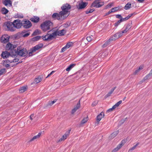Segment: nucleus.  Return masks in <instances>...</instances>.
<instances>
[{
	"label": "nucleus",
	"mask_w": 152,
	"mask_h": 152,
	"mask_svg": "<svg viewBox=\"0 0 152 152\" xmlns=\"http://www.w3.org/2000/svg\"><path fill=\"white\" fill-rule=\"evenodd\" d=\"M13 24L15 30L16 28H20L22 26V22H21V20L19 19L15 20L13 22Z\"/></svg>",
	"instance_id": "nucleus-6"
},
{
	"label": "nucleus",
	"mask_w": 152,
	"mask_h": 152,
	"mask_svg": "<svg viewBox=\"0 0 152 152\" xmlns=\"http://www.w3.org/2000/svg\"><path fill=\"white\" fill-rule=\"evenodd\" d=\"M71 6L68 4H63L61 7V8L62 11H61L64 15L66 18L69 15V10L71 9Z\"/></svg>",
	"instance_id": "nucleus-3"
},
{
	"label": "nucleus",
	"mask_w": 152,
	"mask_h": 152,
	"mask_svg": "<svg viewBox=\"0 0 152 152\" xmlns=\"http://www.w3.org/2000/svg\"><path fill=\"white\" fill-rule=\"evenodd\" d=\"M28 53V51L26 49H21L20 47H18L16 50H13L11 52L12 56L14 57L18 55L21 57H25L27 56Z\"/></svg>",
	"instance_id": "nucleus-1"
},
{
	"label": "nucleus",
	"mask_w": 152,
	"mask_h": 152,
	"mask_svg": "<svg viewBox=\"0 0 152 152\" xmlns=\"http://www.w3.org/2000/svg\"><path fill=\"white\" fill-rule=\"evenodd\" d=\"M121 22V20H119L117 22L115 23L114 25L115 27H117Z\"/></svg>",
	"instance_id": "nucleus-47"
},
{
	"label": "nucleus",
	"mask_w": 152,
	"mask_h": 152,
	"mask_svg": "<svg viewBox=\"0 0 152 152\" xmlns=\"http://www.w3.org/2000/svg\"><path fill=\"white\" fill-rule=\"evenodd\" d=\"M122 102V101L121 100H120L116 103L115 104V105H114L115 108H116L117 107H118L120 104Z\"/></svg>",
	"instance_id": "nucleus-41"
},
{
	"label": "nucleus",
	"mask_w": 152,
	"mask_h": 152,
	"mask_svg": "<svg viewBox=\"0 0 152 152\" xmlns=\"http://www.w3.org/2000/svg\"><path fill=\"white\" fill-rule=\"evenodd\" d=\"M34 118V114H31L30 116V118L31 121H32L33 120Z\"/></svg>",
	"instance_id": "nucleus-58"
},
{
	"label": "nucleus",
	"mask_w": 152,
	"mask_h": 152,
	"mask_svg": "<svg viewBox=\"0 0 152 152\" xmlns=\"http://www.w3.org/2000/svg\"><path fill=\"white\" fill-rule=\"evenodd\" d=\"M111 95L109 93H108L107 94H106L105 96V98H107Z\"/></svg>",
	"instance_id": "nucleus-63"
},
{
	"label": "nucleus",
	"mask_w": 152,
	"mask_h": 152,
	"mask_svg": "<svg viewBox=\"0 0 152 152\" xmlns=\"http://www.w3.org/2000/svg\"><path fill=\"white\" fill-rule=\"evenodd\" d=\"M42 39L45 41L48 40V34H47L45 36H42Z\"/></svg>",
	"instance_id": "nucleus-44"
},
{
	"label": "nucleus",
	"mask_w": 152,
	"mask_h": 152,
	"mask_svg": "<svg viewBox=\"0 0 152 152\" xmlns=\"http://www.w3.org/2000/svg\"><path fill=\"white\" fill-rule=\"evenodd\" d=\"M140 70L138 69L136 70L135 72H134L133 74L134 75H136L139 72H140Z\"/></svg>",
	"instance_id": "nucleus-59"
},
{
	"label": "nucleus",
	"mask_w": 152,
	"mask_h": 152,
	"mask_svg": "<svg viewBox=\"0 0 152 152\" xmlns=\"http://www.w3.org/2000/svg\"><path fill=\"white\" fill-rule=\"evenodd\" d=\"M10 36L8 35H3L1 39V42L3 43H6L9 41Z\"/></svg>",
	"instance_id": "nucleus-11"
},
{
	"label": "nucleus",
	"mask_w": 152,
	"mask_h": 152,
	"mask_svg": "<svg viewBox=\"0 0 152 152\" xmlns=\"http://www.w3.org/2000/svg\"><path fill=\"white\" fill-rule=\"evenodd\" d=\"M94 9H88L85 11V12L86 14H88L89 13L92 12L94 11Z\"/></svg>",
	"instance_id": "nucleus-36"
},
{
	"label": "nucleus",
	"mask_w": 152,
	"mask_h": 152,
	"mask_svg": "<svg viewBox=\"0 0 152 152\" xmlns=\"http://www.w3.org/2000/svg\"><path fill=\"white\" fill-rule=\"evenodd\" d=\"M134 14V13L129 14L126 17V18H127V20H128L129 18H130L131 17H132L133 15Z\"/></svg>",
	"instance_id": "nucleus-53"
},
{
	"label": "nucleus",
	"mask_w": 152,
	"mask_h": 152,
	"mask_svg": "<svg viewBox=\"0 0 152 152\" xmlns=\"http://www.w3.org/2000/svg\"><path fill=\"white\" fill-rule=\"evenodd\" d=\"M118 133V131H116L113 132V133L111 134L110 136V137L111 139H113L115 137Z\"/></svg>",
	"instance_id": "nucleus-26"
},
{
	"label": "nucleus",
	"mask_w": 152,
	"mask_h": 152,
	"mask_svg": "<svg viewBox=\"0 0 152 152\" xmlns=\"http://www.w3.org/2000/svg\"><path fill=\"white\" fill-rule=\"evenodd\" d=\"M88 120V117H86L84 118L81 122V124H83L86 123Z\"/></svg>",
	"instance_id": "nucleus-33"
},
{
	"label": "nucleus",
	"mask_w": 152,
	"mask_h": 152,
	"mask_svg": "<svg viewBox=\"0 0 152 152\" xmlns=\"http://www.w3.org/2000/svg\"><path fill=\"white\" fill-rule=\"evenodd\" d=\"M6 72L5 69H3L0 70V75H1L3 73Z\"/></svg>",
	"instance_id": "nucleus-50"
},
{
	"label": "nucleus",
	"mask_w": 152,
	"mask_h": 152,
	"mask_svg": "<svg viewBox=\"0 0 152 152\" xmlns=\"http://www.w3.org/2000/svg\"><path fill=\"white\" fill-rule=\"evenodd\" d=\"M16 48V45L12 44L10 42H9L6 45V48L7 50H11L12 52L13 50H16L15 48Z\"/></svg>",
	"instance_id": "nucleus-12"
},
{
	"label": "nucleus",
	"mask_w": 152,
	"mask_h": 152,
	"mask_svg": "<svg viewBox=\"0 0 152 152\" xmlns=\"http://www.w3.org/2000/svg\"><path fill=\"white\" fill-rule=\"evenodd\" d=\"M67 49L66 46H64V47L62 48L61 50V53H63Z\"/></svg>",
	"instance_id": "nucleus-51"
},
{
	"label": "nucleus",
	"mask_w": 152,
	"mask_h": 152,
	"mask_svg": "<svg viewBox=\"0 0 152 152\" xmlns=\"http://www.w3.org/2000/svg\"><path fill=\"white\" fill-rule=\"evenodd\" d=\"M30 34V32H26L25 33L24 31H23L22 35L23 37H26L29 36Z\"/></svg>",
	"instance_id": "nucleus-35"
},
{
	"label": "nucleus",
	"mask_w": 152,
	"mask_h": 152,
	"mask_svg": "<svg viewBox=\"0 0 152 152\" xmlns=\"http://www.w3.org/2000/svg\"><path fill=\"white\" fill-rule=\"evenodd\" d=\"M131 4L130 3H128L125 6L124 9L126 10L129 9L131 8Z\"/></svg>",
	"instance_id": "nucleus-29"
},
{
	"label": "nucleus",
	"mask_w": 152,
	"mask_h": 152,
	"mask_svg": "<svg viewBox=\"0 0 152 152\" xmlns=\"http://www.w3.org/2000/svg\"><path fill=\"white\" fill-rule=\"evenodd\" d=\"M70 131V130H69L68 131L66 132L63 136L58 140L57 142H60L62 141H64L66 139L67 137L69 136V134Z\"/></svg>",
	"instance_id": "nucleus-13"
},
{
	"label": "nucleus",
	"mask_w": 152,
	"mask_h": 152,
	"mask_svg": "<svg viewBox=\"0 0 152 152\" xmlns=\"http://www.w3.org/2000/svg\"><path fill=\"white\" fill-rule=\"evenodd\" d=\"M43 44H39L32 48L33 49V51H34L35 52H36L37 50H40L43 47Z\"/></svg>",
	"instance_id": "nucleus-14"
},
{
	"label": "nucleus",
	"mask_w": 152,
	"mask_h": 152,
	"mask_svg": "<svg viewBox=\"0 0 152 152\" xmlns=\"http://www.w3.org/2000/svg\"><path fill=\"white\" fill-rule=\"evenodd\" d=\"M3 3L6 6H9V7H11L12 6V3L10 0H4L3 1Z\"/></svg>",
	"instance_id": "nucleus-19"
},
{
	"label": "nucleus",
	"mask_w": 152,
	"mask_h": 152,
	"mask_svg": "<svg viewBox=\"0 0 152 152\" xmlns=\"http://www.w3.org/2000/svg\"><path fill=\"white\" fill-rule=\"evenodd\" d=\"M39 18L37 17L34 16V17L31 18L30 20L31 21L34 23H37L39 21Z\"/></svg>",
	"instance_id": "nucleus-24"
},
{
	"label": "nucleus",
	"mask_w": 152,
	"mask_h": 152,
	"mask_svg": "<svg viewBox=\"0 0 152 152\" xmlns=\"http://www.w3.org/2000/svg\"><path fill=\"white\" fill-rule=\"evenodd\" d=\"M40 31L38 29H36L33 32L32 34V35L35 36L37 34H39Z\"/></svg>",
	"instance_id": "nucleus-37"
},
{
	"label": "nucleus",
	"mask_w": 152,
	"mask_h": 152,
	"mask_svg": "<svg viewBox=\"0 0 152 152\" xmlns=\"http://www.w3.org/2000/svg\"><path fill=\"white\" fill-rule=\"evenodd\" d=\"M57 100L56 99H54L53 101H50L49 102V104L50 105H52L55 102H56V101Z\"/></svg>",
	"instance_id": "nucleus-48"
},
{
	"label": "nucleus",
	"mask_w": 152,
	"mask_h": 152,
	"mask_svg": "<svg viewBox=\"0 0 152 152\" xmlns=\"http://www.w3.org/2000/svg\"><path fill=\"white\" fill-rule=\"evenodd\" d=\"M116 18L118 19H121L122 18L121 15L119 14L116 15Z\"/></svg>",
	"instance_id": "nucleus-56"
},
{
	"label": "nucleus",
	"mask_w": 152,
	"mask_h": 152,
	"mask_svg": "<svg viewBox=\"0 0 152 152\" xmlns=\"http://www.w3.org/2000/svg\"><path fill=\"white\" fill-rule=\"evenodd\" d=\"M112 6V3H110V4H108L107 5V6L108 7H110Z\"/></svg>",
	"instance_id": "nucleus-64"
},
{
	"label": "nucleus",
	"mask_w": 152,
	"mask_h": 152,
	"mask_svg": "<svg viewBox=\"0 0 152 152\" xmlns=\"http://www.w3.org/2000/svg\"><path fill=\"white\" fill-rule=\"evenodd\" d=\"M19 60V59L18 58H15L13 59L12 60H11L10 61H12V62H16L18 61Z\"/></svg>",
	"instance_id": "nucleus-54"
},
{
	"label": "nucleus",
	"mask_w": 152,
	"mask_h": 152,
	"mask_svg": "<svg viewBox=\"0 0 152 152\" xmlns=\"http://www.w3.org/2000/svg\"><path fill=\"white\" fill-rule=\"evenodd\" d=\"M55 71H52L50 74H49L46 77V78L50 77V75H52L54 72Z\"/></svg>",
	"instance_id": "nucleus-57"
},
{
	"label": "nucleus",
	"mask_w": 152,
	"mask_h": 152,
	"mask_svg": "<svg viewBox=\"0 0 152 152\" xmlns=\"http://www.w3.org/2000/svg\"><path fill=\"white\" fill-rule=\"evenodd\" d=\"M80 101H79L77 104L76 106L72 110V114H74L76 111V110L80 107Z\"/></svg>",
	"instance_id": "nucleus-17"
},
{
	"label": "nucleus",
	"mask_w": 152,
	"mask_h": 152,
	"mask_svg": "<svg viewBox=\"0 0 152 152\" xmlns=\"http://www.w3.org/2000/svg\"><path fill=\"white\" fill-rule=\"evenodd\" d=\"M94 37L93 36L91 35L90 36H88L86 38V39L88 42H90L94 39Z\"/></svg>",
	"instance_id": "nucleus-32"
},
{
	"label": "nucleus",
	"mask_w": 152,
	"mask_h": 152,
	"mask_svg": "<svg viewBox=\"0 0 152 152\" xmlns=\"http://www.w3.org/2000/svg\"><path fill=\"white\" fill-rule=\"evenodd\" d=\"M8 12V11L5 7H3L2 9V14H6Z\"/></svg>",
	"instance_id": "nucleus-34"
},
{
	"label": "nucleus",
	"mask_w": 152,
	"mask_h": 152,
	"mask_svg": "<svg viewBox=\"0 0 152 152\" xmlns=\"http://www.w3.org/2000/svg\"><path fill=\"white\" fill-rule=\"evenodd\" d=\"M41 38L40 36H37L33 37L32 39V40L33 41H37L39 40Z\"/></svg>",
	"instance_id": "nucleus-38"
},
{
	"label": "nucleus",
	"mask_w": 152,
	"mask_h": 152,
	"mask_svg": "<svg viewBox=\"0 0 152 152\" xmlns=\"http://www.w3.org/2000/svg\"><path fill=\"white\" fill-rule=\"evenodd\" d=\"M104 113L103 112L101 113H100L96 117V120L97 122H99L101 120L102 118L104 117Z\"/></svg>",
	"instance_id": "nucleus-20"
},
{
	"label": "nucleus",
	"mask_w": 152,
	"mask_h": 152,
	"mask_svg": "<svg viewBox=\"0 0 152 152\" xmlns=\"http://www.w3.org/2000/svg\"><path fill=\"white\" fill-rule=\"evenodd\" d=\"M110 41H109V39L105 43L102 45V47L103 48H104L107 47L110 44Z\"/></svg>",
	"instance_id": "nucleus-39"
},
{
	"label": "nucleus",
	"mask_w": 152,
	"mask_h": 152,
	"mask_svg": "<svg viewBox=\"0 0 152 152\" xmlns=\"http://www.w3.org/2000/svg\"><path fill=\"white\" fill-rule=\"evenodd\" d=\"M120 20H121V22L126 20H127V18L126 17L124 18H122L121 19H120Z\"/></svg>",
	"instance_id": "nucleus-61"
},
{
	"label": "nucleus",
	"mask_w": 152,
	"mask_h": 152,
	"mask_svg": "<svg viewBox=\"0 0 152 152\" xmlns=\"http://www.w3.org/2000/svg\"><path fill=\"white\" fill-rule=\"evenodd\" d=\"M122 34L120 31H119L115 34L114 36L115 37V39H118L119 37L122 36Z\"/></svg>",
	"instance_id": "nucleus-27"
},
{
	"label": "nucleus",
	"mask_w": 152,
	"mask_h": 152,
	"mask_svg": "<svg viewBox=\"0 0 152 152\" xmlns=\"http://www.w3.org/2000/svg\"><path fill=\"white\" fill-rule=\"evenodd\" d=\"M55 32L56 33V35L63 36L64 35L66 31L64 29H62L61 30L56 31Z\"/></svg>",
	"instance_id": "nucleus-18"
},
{
	"label": "nucleus",
	"mask_w": 152,
	"mask_h": 152,
	"mask_svg": "<svg viewBox=\"0 0 152 152\" xmlns=\"http://www.w3.org/2000/svg\"><path fill=\"white\" fill-rule=\"evenodd\" d=\"M116 39H115V37L114 36V35H113L112 36H111L110 37V38L109 39V41L110 42L111 41H115Z\"/></svg>",
	"instance_id": "nucleus-45"
},
{
	"label": "nucleus",
	"mask_w": 152,
	"mask_h": 152,
	"mask_svg": "<svg viewBox=\"0 0 152 152\" xmlns=\"http://www.w3.org/2000/svg\"><path fill=\"white\" fill-rule=\"evenodd\" d=\"M104 4V3L103 2H100L98 1H95L92 3L91 6L96 7H101Z\"/></svg>",
	"instance_id": "nucleus-9"
},
{
	"label": "nucleus",
	"mask_w": 152,
	"mask_h": 152,
	"mask_svg": "<svg viewBox=\"0 0 152 152\" xmlns=\"http://www.w3.org/2000/svg\"><path fill=\"white\" fill-rule=\"evenodd\" d=\"M88 4V2H83L82 1L79 3L77 7L79 10L83 9L87 6Z\"/></svg>",
	"instance_id": "nucleus-10"
},
{
	"label": "nucleus",
	"mask_w": 152,
	"mask_h": 152,
	"mask_svg": "<svg viewBox=\"0 0 152 152\" xmlns=\"http://www.w3.org/2000/svg\"><path fill=\"white\" fill-rule=\"evenodd\" d=\"M131 24L129 23L126 26L125 29L122 31H120V32L122 34H123L126 33L131 28Z\"/></svg>",
	"instance_id": "nucleus-15"
},
{
	"label": "nucleus",
	"mask_w": 152,
	"mask_h": 152,
	"mask_svg": "<svg viewBox=\"0 0 152 152\" xmlns=\"http://www.w3.org/2000/svg\"><path fill=\"white\" fill-rule=\"evenodd\" d=\"M31 22L28 20L22 21V26H23L25 28H28L31 26Z\"/></svg>",
	"instance_id": "nucleus-7"
},
{
	"label": "nucleus",
	"mask_w": 152,
	"mask_h": 152,
	"mask_svg": "<svg viewBox=\"0 0 152 152\" xmlns=\"http://www.w3.org/2000/svg\"><path fill=\"white\" fill-rule=\"evenodd\" d=\"M42 133L41 132H40L37 135L33 137L30 140L29 142H31L36 139L39 138L41 135Z\"/></svg>",
	"instance_id": "nucleus-21"
},
{
	"label": "nucleus",
	"mask_w": 152,
	"mask_h": 152,
	"mask_svg": "<svg viewBox=\"0 0 152 152\" xmlns=\"http://www.w3.org/2000/svg\"><path fill=\"white\" fill-rule=\"evenodd\" d=\"M56 36V33L55 32L52 33V34L49 35L48 34V39L51 40L54 37Z\"/></svg>",
	"instance_id": "nucleus-25"
},
{
	"label": "nucleus",
	"mask_w": 152,
	"mask_h": 152,
	"mask_svg": "<svg viewBox=\"0 0 152 152\" xmlns=\"http://www.w3.org/2000/svg\"><path fill=\"white\" fill-rule=\"evenodd\" d=\"M98 103V101H96L94 102L92 104V106L93 107H94L95 106H96Z\"/></svg>",
	"instance_id": "nucleus-52"
},
{
	"label": "nucleus",
	"mask_w": 152,
	"mask_h": 152,
	"mask_svg": "<svg viewBox=\"0 0 152 152\" xmlns=\"http://www.w3.org/2000/svg\"><path fill=\"white\" fill-rule=\"evenodd\" d=\"M75 64H72L70 65H69L68 67L66 69V70L67 71H70L71 69L73 68L75 66Z\"/></svg>",
	"instance_id": "nucleus-28"
},
{
	"label": "nucleus",
	"mask_w": 152,
	"mask_h": 152,
	"mask_svg": "<svg viewBox=\"0 0 152 152\" xmlns=\"http://www.w3.org/2000/svg\"><path fill=\"white\" fill-rule=\"evenodd\" d=\"M42 80V78L41 77H38L37 78H35L34 81V83H37L41 82Z\"/></svg>",
	"instance_id": "nucleus-30"
},
{
	"label": "nucleus",
	"mask_w": 152,
	"mask_h": 152,
	"mask_svg": "<svg viewBox=\"0 0 152 152\" xmlns=\"http://www.w3.org/2000/svg\"><path fill=\"white\" fill-rule=\"evenodd\" d=\"M12 63V61H10L9 60L7 59V60L4 61V62L3 63V65L6 67L8 68L10 67V64H7V63Z\"/></svg>",
	"instance_id": "nucleus-22"
},
{
	"label": "nucleus",
	"mask_w": 152,
	"mask_h": 152,
	"mask_svg": "<svg viewBox=\"0 0 152 152\" xmlns=\"http://www.w3.org/2000/svg\"><path fill=\"white\" fill-rule=\"evenodd\" d=\"M73 43L72 42H69L68 43L65 45L66 48L68 49L70 47L72 46Z\"/></svg>",
	"instance_id": "nucleus-42"
},
{
	"label": "nucleus",
	"mask_w": 152,
	"mask_h": 152,
	"mask_svg": "<svg viewBox=\"0 0 152 152\" xmlns=\"http://www.w3.org/2000/svg\"><path fill=\"white\" fill-rule=\"evenodd\" d=\"M115 107L114 106H113L111 108H110L108 110H107V112L108 113L110 112H111L112 110L115 109Z\"/></svg>",
	"instance_id": "nucleus-49"
},
{
	"label": "nucleus",
	"mask_w": 152,
	"mask_h": 152,
	"mask_svg": "<svg viewBox=\"0 0 152 152\" xmlns=\"http://www.w3.org/2000/svg\"><path fill=\"white\" fill-rule=\"evenodd\" d=\"M116 87H115L114 88H112L111 90V91H110L109 92V93L110 94V95H111V94L113 93V92L114 90L116 89Z\"/></svg>",
	"instance_id": "nucleus-55"
},
{
	"label": "nucleus",
	"mask_w": 152,
	"mask_h": 152,
	"mask_svg": "<svg viewBox=\"0 0 152 152\" xmlns=\"http://www.w3.org/2000/svg\"><path fill=\"white\" fill-rule=\"evenodd\" d=\"M16 18H23V15L22 14H17L15 16Z\"/></svg>",
	"instance_id": "nucleus-43"
},
{
	"label": "nucleus",
	"mask_w": 152,
	"mask_h": 152,
	"mask_svg": "<svg viewBox=\"0 0 152 152\" xmlns=\"http://www.w3.org/2000/svg\"><path fill=\"white\" fill-rule=\"evenodd\" d=\"M27 88L25 86H23L20 88L19 89V92L20 93H22L24 92L26 90Z\"/></svg>",
	"instance_id": "nucleus-31"
},
{
	"label": "nucleus",
	"mask_w": 152,
	"mask_h": 152,
	"mask_svg": "<svg viewBox=\"0 0 152 152\" xmlns=\"http://www.w3.org/2000/svg\"><path fill=\"white\" fill-rule=\"evenodd\" d=\"M117 8V7H115L112 8L111 10V12H115V11L116 10V9Z\"/></svg>",
	"instance_id": "nucleus-60"
},
{
	"label": "nucleus",
	"mask_w": 152,
	"mask_h": 152,
	"mask_svg": "<svg viewBox=\"0 0 152 152\" xmlns=\"http://www.w3.org/2000/svg\"><path fill=\"white\" fill-rule=\"evenodd\" d=\"M53 23L50 21L48 20L44 22L41 25V29L44 32L50 30L53 28Z\"/></svg>",
	"instance_id": "nucleus-2"
},
{
	"label": "nucleus",
	"mask_w": 152,
	"mask_h": 152,
	"mask_svg": "<svg viewBox=\"0 0 152 152\" xmlns=\"http://www.w3.org/2000/svg\"><path fill=\"white\" fill-rule=\"evenodd\" d=\"M33 49L32 48L30 50V51L28 53V55L29 56H31L33 55L32 53L35 52L34 51H33Z\"/></svg>",
	"instance_id": "nucleus-46"
},
{
	"label": "nucleus",
	"mask_w": 152,
	"mask_h": 152,
	"mask_svg": "<svg viewBox=\"0 0 152 152\" xmlns=\"http://www.w3.org/2000/svg\"><path fill=\"white\" fill-rule=\"evenodd\" d=\"M126 142V140H122L121 143L115 148L112 151V152H116L120 149L121 147L123 146Z\"/></svg>",
	"instance_id": "nucleus-8"
},
{
	"label": "nucleus",
	"mask_w": 152,
	"mask_h": 152,
	"mask_svg": "<svg viewBox=\"0 0 152 152\" xmlns=\"http://www.w3.org/2000/svg\"><path fill=\"white\" fill-rule=\"evenodd\" d=\"M152 78V75L150 74L149 73L145 77H144L142 81V82L145 81V80H148L151 79Z\"/></svg>",
	"instance_id": "nucleus-23"
},
{
	"label": "nucleus",
	"mask_w": 152,
	"mask_h": 152,
	"mask_svg": "<svg viewBox=\"0 0 152 152\" xmlns=\"http://www.w3.org/2000/svg\"><path fill=\"white\" fill-rule=\"evenodd\" d=\"M139 143H137L135 145L130 148L129 150V151H131L135 149L136 147L139 144Z\"/></svg>",
	"instance_id": "nucleus-40"
},
{
	"label": "nucleus",
	"mask_w": 152,
	"mask_h": 152,
	"mask_svg": "<svg viewBox=\"0 0 152 152\" xmlns=\"http://www.w3.org/2000/svg\"><path fill=\"white\" fill-rule=\"evenodd\" d=\"M143 68V66H140L139 68H138V69L140 71V70L142 69Z\"/></svg>",
	"instance_id": "nucleus-62"
},
{
	"label": "nucleus",
	"mask_w": 152,
	"mask_h": 152,
	"mask_svg": "<svg viewBox=\"0 0 152 152\" xmlns=\"http://www.w3.org/2000/svg\"><path fill=\"white\" fill-rule=\"evenodd\" d=\"M10 53L7 51H3L1 54V56L3 58H8L10 56Z\"/></svg>",
	"instance_id": "nucleus-16"
},
{
	"label": "nucleus",
	"mask_w": 152,
	"mask_h": 152,
	"mask_svg": "<svg viewBox=\"0 0 152 152\" xmlns=\"http://www.w3.org/2000/svg\"><path fill=\"white\" fill-rule=\"evenodd\" d=\"M4 25L6 27L9 31H14L15 30V27H14L13 23L9 21L5 22L4 23Z\"/></svg>",
	"instance_id": "nucleus-5"
},
{
	"label": "nucleus",
	"mask_w": 152,
	"mask_h": 152,
	"mask_svg": "<svg viewBox=\"0 0 152 152\" xmlns=\"http://www.w3.org/2000/svg\"><path fill=\"white\" fill-rule=\"evenodd\" d=\"M52 18L54 20H57L60 21H62L66 18L65 16L60 11L59 13H54L52 15Z\"/></svg>",
	"instance_id": "nucleus-4"
}]
</instances>
